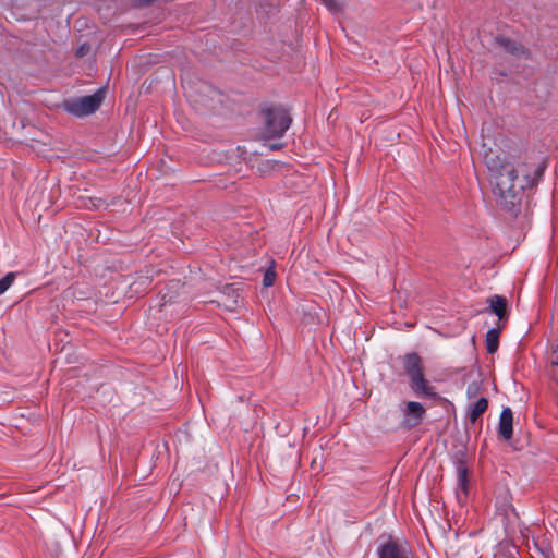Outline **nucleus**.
I'll list each match as a JSON object with an SVG mask.
<instances>
[{
    "label": "nucleus",
    "instance_id": "f257e3e1",
    "mask_svg": "<svg viewBox=\"0 0 558 558\" xmlns=\"http://www.w3.org/2000/svg\"><path fill=\"white\" fill-rule=\"evenodd\" d=\"M524 166V163L513 165L510 161L500 162L495 159L488 161L496 201L512 216L517 215L523 195L524 183L519 179V173H523Z\"/></svg>",
    "mask_w": 558,
    "mask_h": 558
},
{
    "label": "nucleus",
    "instance_id": "f03ea898",
    "mask_svg": "<svg viewBox=\"0 0 558 558\" xmlns=\"http://www.w3.org/2000/svg\"><path fill=\"white\" fill-rule=\"evenodd\" d=\"M402 365L409 377V386L415 396L439 398L436 388L425 378L423 360L417 353H407L402 357Z\"/></svg>",
    "mask_w": 558,
    "mask_h": 558
},
{
    "label": "nucleus",
    "instance_id": "7ed1b4c3",
    "mask_svg": "<svg viewBox=\"0 0 558 558\" xmlns=\"http://www.w3.org/2000/svg\"><path fill=\"white\" fill-rule=\"evenodd\" d=\"M105 98V90L99 88L92 95L71 99L64 102L68 112L76 117H85L94 113L101 105Z\"/></svg>",
    "mask_w": 558,
    "mask_h": 558
},
{
    "label": "nucleus",
    "instance_id": "20e7f679",
    "mask_svg": "<svg viewBox=\"0 0 558 558\" xmlns=\"http://www.w3.org/2000/svg\"><path fill=\"white\" fill-rule=\"evenodd\" d=\"M266 133L270 137H281L289 129L292 119L283 108H269L265 111Z\"/></svg>",
    "mask_w": 558,
    "mask_h": 558
},
{
    "label": "nucleus",
    "instance_id": "39448f33",
    "mask_svg": "<svg viewBox=\"0 0 558 558\" xmlns=\"http://www.w3.org/2000/svg\"><path fill=\"white\" fill-rule=\"evenodd\" d=\"M378 558H415L410 544L407 541L389 536L387 541L377 547Z\"/></svg>",
    "mask_w": 558,
    "mask_h": 558
},
{
    "label": "nucleus",
    "instance_id": "423d86ee",
    "mask_svg": "<svg viewBox=\"0 0 558 558\" xmlns=\"http://www.w3.org/2000/svg\"><path fill=\"white\" fill-rule=\"evenodd\" d=\"M425 408L417 401H408L403 409V425L408 428L420 425L425 416Z\"/></svg>",
    "mask_w": 558,
    "mask_h": 558
},
{
    "label": "nucleus",
    "instance_id": "0eeeda50",
    "mask_svg": "<svg viewBox=\"0 0 558 558\" xmlns=\"http://www.w3.org/2000/svg\"><path fill=\"white\" fill-rule=\"evenodd\" d=\"M457 471V498L459 502H464L469 496V468L463 460L456 463Z\"/></svg>",
    "mask_w": 558,
    "mask_h": 558
},
{
    "label": "nucleus",
    "instance_id": "6e6552de",
    "mask_svg": "<svg viewBox=\"0 0 558 558\" xmlns=\"http://www.w3.org/2000/svg\"><path fill=\"white\" fill-rule=\"evenodd\" d=\"M513 412L510 408H504L500 417H499V425H498V433L499 435L505 439L509 440L511 439L513 435Z\"/></svg>",
    "mask_w": 558,
    "mask_h": 558
},
{
    "label": "nucleus",
    "instance_id": "1a4fd4ad",
    "mask_svg": "<svg viewBox=\"0 0 558 558\" xmlns=\"http://www.w3.org/2000/svg\"><path fill=\"white\" fill-rule=\"evenodd\" d=\"M492 313L498 316L500 320L507 317V299L501 295H493L487 300Z\"/></svg>",
    "mask_w": 558,
    "mask_h": 558
},
{
    "label": "nucleus",
    "instance_id": "9d476101",
    "mask_svg": "<svg viewBox=\"0 0 558 558\" xmlns=\"http://www.w3.org/2000/svg\"><path fill=\"white\" fill-rule=\"evenodd\" d=\"M487 408H488V400L485 397L477 399L476 402L470 407V410H469L470 422L475 423L480 418V416L487 410Z\"/></svg>",
    "mask_w": 558,
    "mask_h": 558
},
{
    "label": "nucleus",
    "instance_id": "9b49d317",
    "mask_svg": "<svg viewBox=\"0 0 558 558\" xmlns=\"http://www.w3.org/2000/svg\"><path fill=\"white\" fill-rule=\"evenodd\" d=\"M496 41L501 48H504L506 51L514 56H521L522 53H524V49L521 45L507 37H497Z\"/></svg>",
    "mask_w": 558,
    "mask_h": 558
},
{
    "label": "nucleus",
    "instance_id": "f8f14e48",
    "mask_svg": "<svg viewBox=\"0 0 558 558\" xmlns=\"http://www.w3.org/2000/svg\"><path fill=\"white\" fill-rule=\"evenodd\" d=\"M499 335L500 331L497 328H493L487 331L485 342L488 353L493 354L497 351L499 344Z\"/></svg>",
    "mask_w": 558,
    "mask_h": 558
},
{
    "label": "nucleus",
    "instance_id": "ddd939ff",
    "mask_svg": "<svg viewBox=\"0 0 558 558\" xmlns=\"http://www.w3.org/2000/svg\"><path fill=\"white\" fill-rule=\"evenodd\" d=\"M482 390V384L477 380L470 383L466 387L468 399H474L478 396Z\"/></svg>",
    "mask_w": 558,
    "mask_h": 558
},
{
    "label": "nucleus",
    "instance_id": "4468645a",
    "mask_svg": "<svg viewBox=\"0 0 558 558\" xmlns=\"http://www.w3.org/2000/svg\"><path fill=\"white\" fill-rule=\"evenodd\" d=\"M276 280V271L274 266H270L266 269L263 278V284L265 287H271Z\"/></svg>",
    "mask_w": 558,
    "mask_h": 558
},
{
    "label": "nucleus",
    "instance_id": "2eb2a0df",
    "mask_svg": "<svg viewBox=\"0 0 558 558\" xmlns=\"http://www.w3.org/2000/svg\"><path fill=\"white\" fill-rule=\"evenodd\" d=\"M14 278H15L14 274L9 272L7 276H4L2 279H0V294L4 293L10 288V286L14 281Z\"/></svg>",
    "mask_w": 558,
    "mask_h": 558
},
{
    "label": "nucleus",
    "instance_id": "dca6fc26",
    "mask_svg": "<svg viewBox=\"0 0 558 558\" xmlns=\"http://www.w3.org/2000/svg\"><path fill=\"white\" fill-rule=\"evenodd\" d=\"M89 49H90V46L87 45V44H83L81 45L77 49H76V56L77 57H84L85 54H87L89 52Z\"/></svg>",
    "mask_w": 558,
    "mask_h": 558
},
{
    "label": "nucleus",
    "instance_id": "f3484780",
    "mask_svg": "<svg viewBox=\"0 0 558 558\" xmlns=\"http://www.w3.org/2000/svg\"><path fill=\"white\" fill-rule=\"evenodd\" d=\"M323 3L329 9V10H336L338 8V3L336 0H322Z\"/></svg>",
    "mask_w": 558,
    "mask_h": 558
},
{
    "label": "nucleus",
    "instance_id": "a211bd4d",
    "mask_svg": "<svg viewBox=\"0 0 558 558\" xmlns=\"http://www.w3.org/2000/svg\"><path fill=\"white\" fill-rule=\"evenodd\" d=\"M227 290L232 292V294L234 295V300H233V304L236 305L238 304V298H239V294L236 293V291L232 288H229L227 287Z\"/></svg>",
    "mask_w": 558,
    "mask_h": 558
},
{
    "label": "nucleus",
    "instance_id": "6ab92c4d",
    "mask_svg": "<svg viewBox=\"0 0 558 558\" xmlns=\"http://www.w3.org/2000/svg\"><path fill=\"white\" fill-rule=\"evenodd\" d=\"M268 147L271 149V150H278L282 147V144L280 143H274V144H269Z\"/></svg>",
    "mask_w": 558,
    "mask_h": 558
},
{
    "label": "nucleus",
    "instance_id": "aec40b11",
    "mask_svg": "<svg viewBox=\"0 0 558 558\" xmlns=\"http://www.w3.org/2000/svg\"><path fill=\"white\" fill-rule=\"evenodd\" d=\"M543 555H544V558H550V555H551V549L548 548L547 550H542Z\"/></svg>",
    "mask_w": 558,
    "mask_h": 558
}]
</instances>
